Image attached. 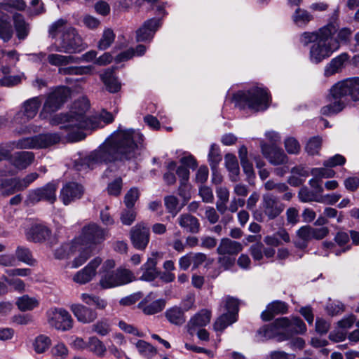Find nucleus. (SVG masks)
<instances>
[{
  "mask_svg": "<svg viewBox=\"0 0 359 359\" xmlns=\"http://www.w3.org/2000/svg\"><path fill=\"white\" fill-rule=\"evenodd\" d=\"M143 135L133 129H118L100 147L75 162L78 170L93 169L99 164L123 163L137 158L140 154Z\"/></svg>",
  "mask_w": 359,
  "mask_h": 359,
  "instance_id": "f257e3e1",
  "label": "nucleus"
},
{
  "mask_svg": "<svg viewBox=\"0 0 359 359\" xmlns=\"http://www.w3.org/2000/svg\"><path fill=\"white\" fill-rule=\"evenodd\" d=\"M90 107L86 97L76 100L72 109L66 114H59L50 120L51 125H62L61 129L68 131L67 137L72 142L83 140L86 135L81 130H95L100 127V121L97 117H87L86 111Z\"/></svg>",
  "mask_w": 359,
  "mask_h": 359,
  "instance_id": "f03ea898",
  "label": "nucleus"
},
{
  "mask_svg": "<svg viewBox=\"0 0 359 359\" xmlns=\"http://www.w3.org/2000/svg\"><path fill=\"white\" fill-rule=\"evenodd\" d=\"M338 27V11H335L326 25L317 31L304 32L299 36V41L304 46L311 43L309 60L312 63L321 62L339 48L338 43L332 41V36L337 32Z\"/></svg>",
  "mask_w": 359,
  "mask_h": 359,
  "instance_id": "7ed1b4c3",
  "label": "nucleus"
},
{
  "mask_svg": "<svg viewBox=\"0 0 359 359\" xmlns=\"http://www.w3.org/2000/svg\"><path fill=\"white\" fill-rule=\"evenodd\" d=\"M349 97L353 101L359 100V77L350 78L337 83L330 89V104L321 108L320 112L331 116L343 110Z\"/></svg>",
  "mask_w": 359,
  "mask_h": 359,
  "instance_id": "20e7f679",
  "label": "nucleus"
},
{
  "mask_svg": "<svg viewBox=\"0 0 359 359\" xmlns=\"http://www.w3.org/2000/svg\"><path fill=\"white\" fill-rule=\"evenodd\" d=\"M235 107L240 109H249L257 112L269 107L270 96L264 88L254 87L248 90H239L233 95Z\"/></svg>",
  "mask_w": 359,
  "mask_h": 359,
  "instance_id": "39448f33",
  "label": "nucleus"
},
{
  "mask_svg": "<svg viewBox=\"0 0 359 359\" xmlns=\"http://www.w3.org/2000/svg\"><path fill=\"white\" fill-rule=\"evenodd\" d=\"M88 47L75 28L68 27L62 33L59 43H53L48 47L50 51L61 52L67 54L79 53Z\"/></svg>",
  "mask_w": 359,
  "mask_h": 359,
  "instance_id": "423d86ee",
  "label": "nucleus"
},
{
  "mask_svg": "<svg viewBox=\"0 0 359 359\" xmlns=\"http://www.w3.org/2000/svg\"><path fill=\"white\" fill-rule=\"evenodd\" d=\"M60 136L55 133H41L31 137H22L8 142L11 149H40L49 147L58 143Z\"/></svg>",
  "mask_w": 359,
  "mask_h": 359,
  "instance_id": "0eeeda50",
  "label": "nucleus"
},
{
  "mask_svg": "<svg viewBox=\"0 0 359 359\" xmlns=\"http://www.w3.org/2000/svg\"><path fill=\"white\" fill-rule=\"evenodd\" d=\"M134 280L135 276L130 270L118 268L112 271H105L102 274L100 285L103 289H109L126 285Z\"/></svg>",
  "mask_w": 359,
  "mask_h": 359,
  "instance_id": "6e6552de",
  "label": "nucleus"
},
{
  "mask_svg": "<svg viewBox=\"0 0 359 359\" xmlns=\"http://www.w3.org/2000/svg\"><path fill=\"white\" fill-rule=\"evenodd\" d=\"M57 184L54 182H48L43 187L31 189L28 192L26 202L29 205H34L43 201L53 204L57 199Z\"/></svg>",
  "mask_w": 359,
  "mask_h": 359,
  "instance_id": "1a4fd4ad",
  "label": "nucleus"
},
{
  "mask_svg": "<svg viewBox=\"0 0 359 359\" xmlns=\"http://www.w3.org/2000/svg\"><path fill=\"white\" fill-rule=\"evenodd\" d=\"M277 323L282 325V334L278 341L288 340L294 334H304L306 331V327L304 321L298 317L288 319L287 318L283 317L277 318Z\"/></svg>",
  "mask_w": 359,
  "mask_h": 359,
  "instance_id": "9d476101",
  "label": "nucleus"
},
{
  "mask_svg": "<svg viewBox=\"0 0 359 359\" xmlns=\"http://www.w3.org/2000/svg\"><path fill=\"white\" fill-rule=\"evenodd\" d=\"M68 90L66 88H58L49 93L44 102L40 116L46 117V114L53 113L57 111L66 102L68 96Z\"/></svg>",
  "mask_w": 359,
  "mask_h": 359,
  "instance_id": "9b49d317",
  "label": "nucleus"
},
{
  "mask_svg": "<svg viewBox=\"0 0 359 359\" xmlns=\"http://www.w3.org/2000/svg\"><path fill=\"white\" fill-rule=\"evenodd\" d=\"M130 239L133 246L138 250H144L150 241V229L141 222L133 226L130 230Z\"/></svg>",
  "mask_w": 359,
  "mask_h": 359,
  "instance_id": "f8f14e48",
  "label": "nucleus"
},
{
  "mask_svg": "<svg viewBox=\"0 0 359 359\" xmlns=\"http://www.w3.org/2000/svg\"><path fill=\"white\" fill-rule=\"evenodd\" d=\"M48 322L56 330L67 331L72 328L73 319L69 313L64 309H54L47 312Z\"/></svg>",
  "mask_w": 359,
  "mask_h": 359,
  "instance_id": "ddd939ff",
  "label": "nucleus"
},
{
  "mask_svg": "<svg viewBox=\"0 0 359 359\" xmlns=\"http://www.w3.org/2000/svg\"><path fill=\"white\" fill-rule=\"evenodd\" d=\"M107 236V231L95 223L83 227L80 239L83 245H97L102 243Z\"/></svg>",
  "mask_w": 359,
  "mask_h": 359,
  "instance_id": "4468645a",
  "label": "nucleus"
},
{
  "mask_svg": "<svg viewBox=\"0 0 359 359\" xmlns=\"http://www.w3.org/2000/svg\"><path fill=\"white\" fill-rule=\"evenodd\" d=\"M43 102V96H36L25 101L22 106V110L15 116V121L18 123H25L34 118L37 114Z\"/></svg>",
  "mask_w": 359,
  "mask_h": 359,
  "instance_id": "2eb2a0df",
  "label": "nucleus"
},
{
  "mask_svg": "<svg viewBox=\"0 0 359 359\" xmlns=\"http://www.w3.org/2000/svg\"><path fill=\"white\" fill-rule=\"evenodd\" d=\"M262 207L265 215L269 220H272L283 212L285 205L276 196L268 193L262 196Z\"/></svg>",
  "mask_w": 359,
  "mask_h": 359,
  "instance_id": "dca6fc26",
  "label": "nucleus"
},
{
  "mask_svg": "<svg viewBox=\"0 0 359 359\" xmlns=\"http://www.w3.org/2000/svg\"><path fill=\"white\" fill-rule=\"evenodd\" d=\"M260 146L262 154L272 165H283L287 163V156L277 145H269L262 142Z\"/></svg>",
  "mask_w": 359,
  "mask_h": 359,
  "instance_id": "f3484780",
  "label": "nucleus"
},
{
  "mask_svg": "<svg viewBox=\"0 0 359 359\" xmlns=\"http://www.w3.org/2000/svg\"><path fill=\"white\" fill-rule=\"evenodd\" d=\"M84 193L83 186L77 182L66 183L60 190V198L67 205L81 198Z\"/></svg>",
  "mask_w": 359,
  "mask_h": 359,
  "instance_id": "a211bd4d",
  "label": "nucleus"
},
{
  "mask_svg": "<svg viewBox=\"0 0 359 359\" xmlns=\"http://www.w3.org/2000/svg\"><path fill=\"white\" fill-rule=\"evenodd\" d=\"M161 26V19L160 18H154L146 20L136 31V40L137 41H151Z\"/></svg>",
  "mask_w": 359,
  "mask_h": 359,
  "instance_id": "6ab92c4d",
  "label": "nucleus"
},
{
  "mask_svg": "<svg viewBox=\"0 0 359 359\" xmlns=\"http://www.w3.org/2000/svg\"><path fill=\"white\" fill-rule=\"evenodd\" d=\"M70 309L78 321L84 324L93 323L97 318V313L95 309L81 304H72Z\"/></svg>",
  "mask_w": 359,
  "mask_h": 359,
  "instance_id": "aec40b11",
  "label": "nucleus"
},
{
  "mask_svg": "<svg viewBox=\"0 0 359 359\" xmlns=\"http://www.w3.org/2000/svg\"><path fill=\"white\" fill-rule=\"evenodd\" d=\"M102 259L96 257L82 270L78 271L73 280L79 284H86L90 281L96 274V269L100 265Z\"/></svg>",
  "mask_w": 359,
  "mask_h": 359,
  "instance_id": "412c9836",
  "label": "nucleus"
},
{
  "mask_svg": "<svg viewBox=\"0 0 359 359\" xmlns=\"http://www.w3.org/2000/svg\"><path fill=\"white\" fill-rule=\"evenodd\" d=\"M35 155L32 151H21L10 154L9 161L18 170H25L32 164Z\"/></svg>",
  "mask_w": 359,
  "mask_h": 359,
  "instance_id": "4be33fe9",
  "label": "nucleus"
},
{
  "mask_svg": "<svg viewBox=\"0 0 359 359\" xmlns=\"http://www.w3.org/2000/svg\"><path fill=\"white\" fill-rule=\"evenodd\" d=\"M26 238L29 241L41 243L48 238L51 234L50 229L41 224H34L26 231Z\"/></svg>",
  "mask_w": 359,
  "mask_h": 359,
  "instance_id": "5701e85b",
  "label": "nucleus"
},
{
  "mask_svg": "<svg viewBox=\"0 0 359 359\" xmlns=\"http://www.w3.org/2000/svg\"><path fill=\"white\" fill-rule=\"evenodd\" d=\"M211 318V312L207 309H202L195 314L187 324L188 332L194 335L198 328L207 325Z\"/></svg>",
  "mask_w": 359,
  "mask_h": 359,
  "instance_id": "b1692460",
  "label": "nucleus"
},
{
  "mask_svg": "<svg viewBox=\"0 0 359 359\" xmlns=\"http://www.w3.org/2000/svg\"><path fill=\"white\" fill-rule=\"evenodd\" d=\"M177 221L179 226L187 233H198L201 230L198 219L190 213L181 214Z\"/></svg>",
  "mask_w": 359,
  "mask_h": 359,
  "instance_id": "393cba45",
  "label": "nucleus"
},
{
  "mask_svg": "<svg viewBox=\"0 0 359 359\" xmlns=\"http://www.w3.org/2000/svg\"><path fill=\"white\" fill-rule=\"evenodd\" d=\"M287 310L288 305L285 302L273 301L267 305L266 309L262 313L261 318L264 321H269L276 315L286 313Z\"/></svg>",
  "mask_w": 359,
  "mask_h": 359,
  "instance_id": "a878e982",
  "label": "nucleus"
},
{
  "mask_svg": "<svg viewBox=\"0 0 359 359\" xmlns=\"http://www.w3.org/2000/svg\"><path fill=\"white\" fill-rule=\"evenodd\" d=\"M158 255V252L152 253L151 257H149L147 262L141 266V270L143 271L141 280L152 281L158 276V271L156 269Z\"/></svg>",
  "mask_w": 359,
  "mask_h": 359,
  "instance_id": "bb28decb",
  "label": "nucleus"
},
{
  "mask_svg": "<svg viewBox=\"0 0 359 359\" xmlns=\"http://www.w3.org/2000/svg\"><path fill=\"white\" fill-rule=\"evenodd\" d=\"M242 250L243 245L241 243L228 238L221 239L217 248V252L220 255H236Z\"/></svg>",
  "mask_w": 359,
  "mask_h": 359,
  "instance_id": "cd10ccee",
  "label": "nucleus"
},
{
  "mask_svg": "<svg viewBox=\"0 0 359 359\" xmlns=\"http://www.w3.org/2000/svg\"><path fill=\"white\" fill-rule=\"evenodd\" d=\"M100 79L109 93H116L121 90V84L116 77L113 69H106L103 74H100Z\"/></svg>",
  "mask_w": 359,
  "mask_h": 359,
  "instance_id": "c85d7f7f",
  "label": "nucleus"
},
{
  "mask_svg": "<svg viewBox=\"0 0 359 359\" xmlns=\"http://www.w3.org/2000/svg\"><path fill=\"white\" fill-rule=\"evenodd\" d=\"M13 20L18 39L25 40L29 33V24L25 21L24 16L18 13L13 14Z\"/></svg>",
  "mask_w": 359,
  "mask_h": 359,
  "instance_id": "c756f323",
  "label": "nucleus"
},
{
  "mask_svg": "<svg viewBox=\"0 0 359 359\" xmlns=\"http://www.w3.org/2000/svg\"><path fill=\"white\" fill-rule=\"evenodd\" d=\"M296 236L297 239L293 241L294 246L301 250L306 248L309 241L313 239L311 226L305 225L300 227L296 231Z\"/></svg>",
  "mask_w": 359,
  "mask_h": 359,
  "instance_id": "7c9ffc66",
  "label": "nucleus"
},
{
  "mask_svg": "<svg viewBox=\"0 0 359 359\" xmlns=\"http://www.w3.org/2000/svg\"><path fill=\"white\" fill-rule=\"evenodd\" d=\"M349 59V55L344 53L332 59L330 63L325 67V75L326 76H332L340 72L344 67V63Z\"/></svg>",
  "mask_w": 359,
  "mask_h": 359,
  "instance_id": "2f4dec72",
  "label": "nucleus"
},
{
  "mask_svg": "<svg viewBox=\"0 0 359 359\" xmlns=\"http://www.w3.org/2000/svg\"><path fill=\"white\" fill-rule=\"evenodd\" d=\"M152 293L149 294L146 298H144L139 304L140 307L142 308L143 312L146 315H154L161 312L165 306V301L160 299L154 301L149 304H146L148 302V299Z\"/></svg>",
  "mask_w": 359,
  "mask_h": 359,
  "instance_id": "473e14b6",
  "label": "nucleus"
},
{
  "mask_svg": "<svg viewBox=\"0 0 359 359\" xmlns=\"http://www.w3.org/2000/svg\"><path fill=\"white\" fill-rule=\"evenodd\" d=\"M225 166L229 172V178L232 182L239 180L240 168L235 155L226 154L224 156Z\"/></svg>",
  "mask_w": 359,
  "mask_h": 359,
  "instance_id": "72a5a7b5",
  "label": "nucleus"
},
{
  "mask_svg": "<svg viewBox=\"0 0 359 359\" xmlns=\"http://www.w3.org/2000/svg\"><path fill=\"white\" fill-rule=\"evenodd\" d=\"M282 332V325L277 323V319L272 323L262 327L258 330V333L266 339L277 338V339L280 338Z\"/></svg>",
  "mask_w": 359,
  "mask_h": 359,
  "instance_id": "f704fd0d",
  "label": "nucleus"
},
{
  "mask_svg": "<svg viewBox=\"0 0 359 359\" xmlns=\"http://www.w3.org/2000/svg\"><path fill=\"white\" fill-rule=\"evenodd\" d=\"M294 23L301 28H304L313 20V16L308 11L297 8L292 15Z\"/></svg>",
  "mask_w": 359,
  "mask_h": 359,
  "instance_id": "c9c22d12",
  "label": "nucleus"
},
{
  "mask_svg": "<svg viewBox=\"0 0 359 359\" xmlns=\"http://www.w3.org/2000/svg\"><path fill=\"white\" fill-rule=\"evenodd\" d=\"M299 200L302 203L324 202L323 196L317 194L316 191L311 190L306 186L301 187L298 192Z\"/></svg>",
  "mask_w": 359,
  "mask_h": 359,
  "instance_id": "e433bc0d",
  "label": "nucleus"
},
{
  "mask_svg": "<svg viewBox=\"0 0 359 359\" xmlns=\"http://www.w3.org/2000/svg\"><path fill=\"white\" fill-rule=\"evenodd\" d=\"M165 316L170 323L176 325H181L186 321L184 311L177 306L168 309L165 313Z\"/></svg>",
  "mask_w": 359,
  "mask_h": 359,
  "instance_id": "4c0bfd02",
  "label": "nucleus"
},
{
  "mask_svg": "<svg viewBox=\"0 0 359 359\" xmlns=\"http://www.w3.org/2000/svg\"><path fill=\"white\" fill-rule=\"evenodd\" d=\"M48 62L53 66H65L71 63H77L78 60L72 55H63L52 53L47 56Z\"/></svg>",
  "mask_w": 359,
  "mask_h": 359,
  "instance_id": "58836bf2",
  "label": "nucleus"
},
{
  "mask_svg": "<svg viewBox=\"0 0 359 359\" xmlns=\"http://www.w3.org/2000/svg\"><path fill=\"white\" fill-rule=\"evenodd\" d=\"M88 350L98 357H103L107 352L105 345L96 337L88 338Z\"/></svg>",
  "mask_w": 359,
  "mask_h": 359,
  "instance_id": "ea45409f",
  "label": "nucleus"
},
{
  "mask_svg": "<svg viewBox=\"0 0 359 359\" xmlns=\"http://www.w3.org/2000/svg\"><path fill=\"white\" fill-rule=\"evenodd\" d=\"M94 69L93 65L68 67L59 68V73L62 75H84L90 74Z\"/></svg>",
  "mask_w": 359,
  "mask_h": 359,
  "instance_id": "a19ab883",
  "label": "nucleus"
},
{
  "mask_svg": "<svg viewBox=\"0 0 359 359\" xmlns=\"http://www.w3.org/2000/svg\"><path fill=\"white\" fill-rule=\"evenodd\" d=\"M13 34V28L8 20V16L3 12V16H0V38L4 41H8Z\"/></svg>",
  "mask_w": 359,
  "mask_h": 359,
  "instance_id": "79ce46f5",
  "label": "nucleus"
},
{
  "mask_svg": "<svg viewBox=\"0 0 359 359\" xmlns=\"http://www.w3.org/2000/svg\"><path fill=\"white\" fill-rule=\"evenodd\" d=\"M237 320V318L233 314L224 313L220 316L214 323V330L215 331L222 332L228 326L231 325Z\"/></svg>",
  "mask_w": 359,
  "mask_h": 359,
  "instance_id": "37998d69",
  "label": "nucleus"
},
{
  "mask_svg": "<svg viewBox=\"0 0 359 359\" xmlns=\"http://www.w3.org/2000/svg\"><path fill=\"white\" fill-rule=\"evenodd\" d=\"M15 258L18 261L24 262L29 266H34L36 262L29 249L22 246H18L16 248Z\"/></svg>",
  "mask_w": 359,
  "mask_h": 359,
  "instance_id": "c03bdc74",
  "label": "nucleus"
},
{
  "mask_svg": "<svg viewBox=\"0 0 359 359\" xmlns=\"http://www.w3.org/2000/svg\"><path fill=\"white\" fill-rule=\"evenodd\" d=\"M16 304L20 311H26L36 308L39 305V302L35 298L29 297L28 295H23L18 299Z\"/></svg>",
  "mask_w": 359,
  "mask_h": 359,
  "instance_id": "a18cd8bd",
  "label": "nucleus"
},
{
  "mask_svg": "<svg viewBox=\"0 0 359 359\" xmlns=\"http://www.w3.org/2000/svg\"><path fill=\"white\" fill-rule=\"evenodd\" d=\"M25 189L21 179L17 177L9 178L7 182V189L3 191L2 194L7 196Z\"/></svg>",
  "mask_w": 359,
  "mask_h": 359,
  "instance_id": "49530a36",
  "label": "nucleus"
},
{
  "mask_svg": "<svg viewBox=\"0 0 359 359\" xmlns=\"http://www.w3.org/2000/svg\"><path fill=\"white\" fill-rule=\"evenodd\" d=\"M81 299L87 305L95 304L98 309H104L107 305L106 300L101 299L98 296L87 293L81 294Z\"/></svg>",
  "mask_w": 359,
  "mask_h": 359,
  "instance_id": "de8ad7c7",
  "label": "nucleus"
},
{
  "mask_svg": "<svg viewBox=\"0 0 359 359\" xmlns=\"http://www.w3.org/2000/svg\"><path fill=\"white\" fill-rule=\"evenodd\" d=\"M50 344L51 340L48 336L40 334L35 338L33 346L37 353H42L50 347Z\"/></svg>",
  "mask_w": 359,
  "mask_h": 359,
  "instance_id": "09e8293b",
  "label": "nucleus"
},
{
  "mask_svg": "<svg viewBox=\"0 0 359 359\" xmlns=\"http://www.w3.org/2000/svg\"><path fill=\"white\" fill-rule=\"evenodd\" d=\"M115 36L116 35L111 29H105L98 42L97 48L102 50L107 49L114 41Z\"/></svg>",
  "mask_w": 359,
  "mask_h": 359,
  "instance_id": "8fccbe9b",
  "label": "nucleus"
},
{
  "mask_svg": "<svg viewBox=\"0 0 359 359\" xmlns=\"http://www.w3.org/2000/svg\"><path fill=\"white\" fill-rule=\"evenodd\" d=\"M208 161L212 171L215 172V168L222 161V155L219 149L215 144H212L208 154Z\"/></svg>",
  "mask_w": 359,
  "mask_h": 359,
  "instance_id": "3c124183",
  "label": "nucleus"
},
{
  "mask_svg": "<svg viewBox=\"0 0 359 359\" xmlns=\"http://www.w3.org/2000/svg\"><path fill=\"white\" fill-rule=\"evenodd\" d=\"M139 353L145 357H151L156 353V349L149 343L144 340H138L135 344Z\"/></svg>",
  "mask_w": 359,
  "mask_h": 359,
  "instance_id": "603ef678",
  "label": "nucleus"
},
{
  "mask_svg": "<svg viewBox=\"0 0 359 359\" xmlns=\"http://www.w3.org/2000/svg\"><path fill=\"white\" fill-rule=\"evenodd\" d=\"M164 203L168 212L171 214L172 217H175L181 210V208H178L179 201L174 196L165 197Z\"/></svg>",
  "mask_w": 359,
  "mask_h": 359,
  "instance_id": "864d4df0",
  "label": "nucleus"
},
{
  "mask_svg": "<svg viewBox=\"0 0 359 359\" xmlns=\"http://www.w3.org/2000/svg\"><path fill=\"white\" fill-rule=\"evenodd\" d=\"M27 5L24 0H5L0 3V8L10 11V8H14L18 11H24Z\"/></svg>",
  "mask_w": 359,
  "mask_h": 359,
  "instance_id": "5fc2aeb1",
  "label": "nucleus"
},
{
  "mask_svg": "<svg viewBox=\"0 0 359 359\" xmlns=\"http://www.w3.org/2000/svg\"><path fill=\"white\" fill-rule=\"evenodd\" d=\"M137 212L135 208H128L123 210L121 215L120 220L123 225L130 226L136 219Z\"/></svg>",
  "mask_w": 359,
  "mask_h": 359,
  "instance_id": "6e6d98bb",
  "label": "nucleus"
},
{
  "mask_svg": "<svg viewBox=\"0 0 359 359\" xmlns=\"http://www.w3.org/2000/svg\"><path fill=\"white\" fill-rule=\"evenodd\" d=\"M67 24V21L64 19H59L57 21L54 22L49 27L48 33L50 36L55 39L59 32H63V31L67 28L66 25Z\"/></svg>",
  "mask_w": 359,
  "mask_h": 359,
  "instance_id": "4d7b16f0",
  "label": "nucleus"
},
{
  "mask_svg": "<svg viewBox=\"0 0 359 359\" xmlns=\"http://www.w3.org/2000/svg\"><path fill=\"white\" fill-rule=\"evenodd\" d=\"M140 196L139 190L135 188H131L124 197V203L128 208H134L135 202Z\"/></svg>",
  "mask_w": 359,
  "mask_h": 359,
  "instance_id": "13d9d810",
  "label": "nucleus"
},
{
  "mask_svg": "<svg viewBox=\"0 0 359 359\" xmlns=\"http://www.w3.org/2000/svg\"><path fill=\"white\" fill-rule=\"evenodd\" d=\"M321 147V139L318 137H314L309 140L306 146V151L310 155L318 154Z\"/></svg>",
  "mask_w": 359,
  "mask_h": 359,
  "instance_id": "bf43d9fd",
  "label": "nucleus"
},
{
  "mask_svg": "<svg viewBox=\"0 0 359 359\" xmlns=\"http://www.w3.org/2000/svg\"><path fill=\"white\" fill-rule=\"evenodd\" d=\"M337 35L335 39L332 37V41H336L340 46V43H347L349 41L353 31L348 27H344L337 29Z\"/></svg>",
  "mask_w": 359,
  "mask_h": 359,
  "instance_id": "052dcab7",
  "label": "nucleus"
},
{
  "mask_svg": "<svg viewBox=\"0 0 359 359\" xmlns=\"http://www.w3.org/2000/svg\"><path fill=\"white\" fill-rule=\"evenodd\" d=\"M323 215L329 219H336L337 223H341L344 219L343 212H339L337 209L331 207H326L323 210Z\"/></svg>",
  "mask_w": 359,
  "mask_h": 359,
  "instance_id": "680f3d73",
  "label": "nucleus"
},
{
  "mask_svg": "<svg viewBox=\"0 0 359 359\" xmlns=\"http://www.w3.org/2000/svg\"><path fill=\"white\" fill-rule=\"evenodd\" d=\"M92 330L100 336H106L110 332V326L106 320H99L92 325Z\"/></svg>",
  "mask_w": 359,
  "mask_h": 359,
  "instance_id": "e2e57ef3",
  "label": "nucleus"
},
{
  "mask_svg": "<svg viewBox=\"0 0 359 359\" xmlns=\"http://www.w3.org/2000/svg\"><path fill=\"white\" fill-rule=\"evenodd\" d=\"M225 307L227 310L226 313L233 314L234 317L237 318L239 311V302L237 299L228 297L226 300Z\"/></svg>",
  "mask_w": 359,
  "mask_h": 359,
  "instance_id": "0e129e2a",
  "label": "nucleus"
},
{
  "mask_svg": "<svg viewBox=\"0 0 359 359\" xmlns=\"http://www.w3.org/2000/svg\"><path fill=\"white\" fill-rule=\"evenodd\" d=\"M311 174L320 180L322 178H331L335 175V172L331 169L324 168H315L311 170Z\"/></svg>",
  "mask_w": 359,
  "mask_h": 359,
  "instance_id": "69168bd1",
  "label": "nucleus"
},
{
  "mask_svg": "<svg viewBox=\"0 0 359 359\" xmlns=\"http://www.w3.org/2000/svg\"><path fill=\"white\" fill-rule=\"evenodd\" d=\"M121 189L122 179L118 177L108 184L107 191L109 195L117 196L121 194Z\"/></svg>",
  "mask_w": 359,
  "mask_h": 359,
  "instance_id": "338daca9",
  "label": "nucleus"
},
{
  "mask_svg": "<svg viewBox=\"0 0 359 359\" xmlns=\"http://www.w3.org/2000/svg\"><path fill=\"white\" fill-rule=\"evenodd\" d=\"M51 352L56 359H65L68 355V349L64 344L55 345L52 348Z\"/></svg>",
  "mask_w": 359,
  "mask_h": 359,
  "instance_id": "774afa93",
  "label": "nucleus"
}]
</instances>
